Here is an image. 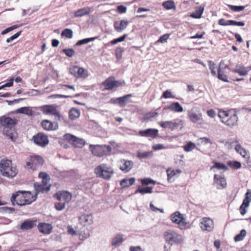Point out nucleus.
Here are the masks:
<instances>
[{
  "instance_id": "obj_1",
  "label": "nucleus",
  "mask_w": 251,
  "mask_h": 251,
  "mask_svg": "<svg viewBox=\"0 0 251 251\" xmlns=\"http://www.w3.org/2000/svg\"><path fill=\"white\" fill-rule=\"evenodd\" d=\"M18 123L15 118H11L6 115L0 117V124L4 127L3 134L12 141L15 140V134L13 131Z\"/></svg>"
},
{
  "instance_id": "obj_2",
  "label": "nucleus",
  "mask_w": 251,
  "mask_h": 251,
  "mask_svg": "<svg viewBox=\"0 0 251 251\" xmlns=\"http://www.w3.org/2000/svg\"><path fill=\"white\" fill-rule=\"evenodd\" d=\"M218 116L221 119L222 122L228 126L232 127L237 124L238 118L235 112L220 110Z\"/></svg>"
},
{
  "instance_id": "obj_3",
  "label": "nucleus",
  "mask_w": 251,
  "mask_h": 251,
  "mask_svg": "<svg viewBox=\"0 0 251 251\" xmlns=\"http://www.w3.org/2000/svg\"><path fill=\"white\" fill-rule=\"evenodd\" d=\"M165 242L170 245L180 244L183 242L182 236L173 229H168L163 233Z\"/></svg>"
},
{
  "instance_id": "obj_4",
  "label": "nucleus",
  "mask_w": 251,
  "mask_h": 251,
  "mask_svg": "<svg viewBox=\"0 0 251 251\" xmlns=\"http://www.w3.org/2000/svg\"><path fill=\"white\" fill-rule=\"evenodd\" d=\"M15 193H17L16 198V204L20 206H24L31 204L35 201L33 200V195L30 191L24 190H19Z\"/></svg>"
},
{
  "instance_id": "obj_5",
  "label": "nucleus",
  "mask_w": 251,
  "mask_h": 251,
  "mask_svg": "<svg viewBox=\"0 0 251 251\" xmlns=\"http://www.w3.org/2000/svg\"><path fill=\"white\" fill-rule=\"evenodd\" d=\"M170 217L172 222L177 224L179 229L183 230L189 227V223L186 221L183 215L179 211H176L171 215Z\"/></svg>"
},
{
  "instance_id": "obj_6",
  "label": "nucleus",
  "mask_w": 251,
  "mask_h": 251,
  "mask_svg": "<svg viewBox=\"0 0 251 251\" xmlns=\"http://www.w3.org/2000/svg\"><path fill=\"white\" fill-rule=\"evenodd\" d=\"M89 150L94 155L101 157L109 153L111 151L112 148L110 145H93L91 144L89 146Z\"/></svg>"
},
{
  "instance_id": "obj_7",
  "label": "nucleus",
  "mask_w": 251,
  "mask_h": 251,
  "mask_svg": "<svg viewBox=\"0 0 251 251\" xmlns=\"http://www.w3.org/2000/svg\"><path fill=\"white\" fill-rule=\"evenodd\" d=\"M12 165V161L8 159H2L0 161V172L1 175L6 177L9 178H13L15 173L12 171L10 175L6 172L8 169H10V166Z\"/></svg>"
},
{
  "instance_id": "obj_8",
  "label": "nucleus",
  "mask_w": 251,
  "mask_h": 251,
  "mask_svg": "<svg viewBox=\"0 0 251 251\" xmlns=\"http://www.w3.org/2000/svg\"><path fill=\"white\" fill-rule=\"evenodd\" d=\"M124 81L116 80L114 77H109L106 78L103 82L102 85L106 90H111L113 88H117L125 84Z\"/></svg>"
},
{
  "instance_id": "obj_9",
  "label": "nucleus",
  "mask_w": 251,
  "mask_h": 251,
  "mask_svg": "<svg viewBox=\"0 0 251 251\" xmlns=\"http://www.w3.org/2000/svg\"><path fill=\"white\" fill-rule=\"evenodd\" d=\"M132 94H129L118 98H113L110 99L109 103L114 104H118L121 107H125L126 104L131 100H130Z\"/></svg>"
},
{
  "instance_id": "obj_10",
  "label": "nucleus",
  "mask_w": 251,
  "mask_h": 251,
  "mask_svg": "<svg viewBox=\"0 0 251 251\" xmlns=\"http://www.w3.org/2000/svg\"><path fill=\"white\" fill-rule=\"evenodd\" d=\"M158 124L163 128H168L173 130L180 126H182L183 122L181 120L176 119L170 121H161Z\"/></svg>"
},
{
  "instance_id": "obj_11",
  "label": "nucleus",
  "mask_w": 251,
  "mask_h": 251,
  "mask_svg": "<svg viewBox=\"0 0 251 251\" xmlns=\"http://www.w3.org/2000/svg\"><path fill=\"white\" fill-rule=\"evenodd\" d=\"M32 139L35 144L41 147H46L49 143L48 136L42 132H39L34 135Z\"/></svg>"
},
{
  "instance_id": "obj_12",
  "label": "nucleus",
  "mask_w": 251,
  "mask_h": 251,
  "mask_svg": "<svg viewBox=\"0 0 251 251\" xmlns=\"http://www.w3.org/2000/svg\"><path fill=\"white\" fill-rule=\"evenodd\" d=\"M40 109L45 114L53 115L57 117L59 120L60 118V115L54 105H44L41 106Z\"/></svg>"
},
{
  "instance_id": "obj_13",
  "label": "nucleus",
  "mask_w": 251,
  "mask_h": 251,
  "mask_svg": "<svg viewBox=\"0 0 251 251\" xmlns=\"http://www.w3.org/2000/svg\"><path fill=\"white\" fill-rule=\"evenodd\" d=\"M70 73L75 77L85 78L87 77V72L83 68L77 66H74L70 68Z\"/></svg>"
},
{
  "instance_id": "obj_14",
  "label": "nucleus",
  "mask_w": 251,
  "mask_h": 251,
  "mask_svg": "<svg viewBox=\"0 0 251 251\" xmlns=\"http://www.w3.org/2000/svg\"><path fill=\"white\" fill-rule=\"evenodd\" d=\"M43 128L47 131L55 130L58 128L57 122H52L49 120H44L41 122Z\"/></svg>"
},
{
  "instance_id": "obj_15",
  "label": "nucleus",
  "mask_w": 251,
  "mask_h": 251,
  "mask_svg": "<svg viewBox=\"0 0 251 251\" xmlns=\"http://www.w3.org/2000/svg\"><path fill=\"white\" fill-rule=\"evenodd\" d=\"M200 226L202 230L211 231L214 228V223L211 219L205 217L202 219Z\"/></svg>"
},
{
  "instance_id": "obj_16",
  "label": "nucleus",
  "mask_w": 251,
  "mask_h": 251,
  "mask_svg": "<svg viewBox=\"0 0 251 251\" xmlns=\"http://www.w3.org/2000/svg\"><path fill=\"white\" fill-rule=\"evenodd\" d=\"M188 117L190 121L194 123L202 120V114L199 112H197L195 108L188 111Z\"/></svg>"
},
{
  "instance_id": "obj_17",
  "label": "nucleus",
  "mask_w": 251,
  "mask_h": 251,
  "mask_svg": "<svg viewBox=\"0 0 251 251\" xmlns=\"http://www.w3.org/2000/svg\"><path fill=\"white\" fill-rule=\"evenodd\" d=\"M129 22L127 20H122L120 22H114L113 26L115 31L121 32L126 28Z\"/></svg>"
},
{
  "instance_id": "obj_18",
  "label": "nucleus",
  "mask_w": 251,
  "mask_h": 251,
  "mask_svg": "<svg viewBox=\"0 0 251 251\" xmlns=\"http://www.w3.org/2000/svg\"><path fill=\"white\" fill-rule=\"evenodd\" d=\"M218 24L220 25L226 26L228 25L243 26L245 25V23L243 21L237 22L234 20L226 21L224 19H220L218 21Z\"/></svg>"
},
{
  "instance_id": "obj_19",
  "label": "nucleus",
  "mask_w": 251,
  "mask_h": 251,
  "mask_svg": "<svg viewBox=\"0 0 251 251\" xmlns=\"http://www.w3.org/2000/svg\"><path fill=\"white\" fill-rule=\"evenodd\" d=\"M214 182L217 185V188L222 189L226 187V181L224 177L218 176L215 174L214 176Z\"/></svg>"
},
{
  "instance_id": "obj_20",
  "label": "nucleus",
  "mask_w": 251,
  "mask_h": 251,
  "mask_svg": "<svg viewBox=\"0 0 251 251\" xmlns=\"http://www.w3.org/2000/svg\"><path fill=\"white\" fill-rule=\"evenodd\" d=\"M38 227L40 232L45 234H50L52 230V225L45 223H40Z\"/></svg>"
},
{
  "instance_id": "obj_21",
  "label": "nucleus",
  "mask_w": 251,
  "mask_h": 251,
  "mask_svg": "<svg viewBox=\"0 0 251 251\" xmlns=\"http://www.w3.org/2000/svg\"><path fill=\"white\" fill-rule=\"evenodd\" d=\"M228 67L227 65H225L224 67L222 66L221 62L219 65V67L218 69V78L224 82H228L227 79V76L226 75L225 70L228 69Z\"/></svg>"
},
{
  "instance_id": "obj_22",
  "label": "nucleus",
  "mask_w": 251,
  "mask_h": 251,
  "mask_svg": "<svg viewBox=\"0 0 251 251\" xmlns=\"http://www.w3.org/2000/svg\"><path fill=\"white\" fill-rule=\"evenodd\" d=\"M132 165V161L123 159L121 161L119 168L121 170L126 173L131 169Z\"/></svg>"
},
{
  "instance_id": "obj_23",
  "label": "nucleus",
  "mask_w": 251,
  "mask_h": 251,
  "mask_svg": "<svg viewBox=\"0 0 251 251\" xmlns=\"http://www.w3.org/2000/svg\"><path fill=\"white\" fill-rule=\"evenodd\" d=\"M95 173L99 176L107 180L109 179L113 174H111L110 172L101 170V168H96L95 169Z\"/></svg>"
},
{
  "instance_id": "obj_24",
  "label": "nucleus",
  "mask_w": 251,
  "mask_h": 251,
  "mask_svg": "<svg viewBox=\"0 0 251 251\" xmlns=\"http://www.w3.org/2000/svg\"><path fill=\"white\" fill-rule=\"evenodd\" d=\"M56 198L59 201H64L68 202L71 200L72 195L70 193L67 191H62L56 193Z\"/></svg>"
},
{
  "instance_id": "obj_25",
  "label": "nucleus",
  "mask_w": 251,
  "mask_h": 251,
  "mask_svg": "<svg viewBox=\"0 0 251 251\" xmlns=\"http://www.w3.org/2000/svg\"><path fill=\"white\" fill-rule=\"evenodd\" d=\"M79 222L83 225H91L93 223L92 214H83L79 218Z\"/></svg>"
},
{
  "instance_id": "obj_26",
  "label": "nucleus",
  "mask_w": 251,
  "mask_h": 251,
  "mask_svg": "<svg viewBox=\"0 0 251 251\" xmlns=\"http://www.w3.org/2000/svg\"><path fill=\"white\" fill-rule=\"evenodd\" d=\"M158 134V130L156 129L149 128L142 130V136L152 138H156Z\"/></svg>"
},
{
  "instance_id": "obj_27",
  "label": "nucleus",
  "mask_w": 251,
  "mask_h": 251,
  "mask_svg": "<svg viewBox=\"0 0 251 251\" xmlns=\"http://www.w3.org/2000/svg\"><path fill=\"white\" fill-rule=\"evenodd\" d=\"M41 184L38 183H35L34 184V187L35 190V194L34 195H33L32 198H33V200L35 201L38 198V195L40 193H44L45 192V184Z\"/></svg>"
},
{
  "instance_id": "obj_28",
  "label": "nucleus",
  "mask_w": 251,
  "mask_h": 251,
  "mask_svg": "<svg viewBox=\"0 0 251 251\" xmlns=\"http://www.w3.org/2000/svg\"><path fill=\"white\" fill-rule=\"evenodd\" d=\"M90 12V8L89 7L80 8L75 12L74 17H81L84 16L88 15Z\"/></svg>"
},
{
  "instance_id": "obj_29",
  "label": "nucleus",
  "mask_w": 251,
  "mask_h": 251,
  "mask_svg": "<svg viewBox=\"0 0 251 251\" xmlns=\"http://www.w3.org/2000/svg\"><path fill=\"white\" fill-rule=\"evenodd\" d=\"M167 109L176 112H181L183 110L182 106L178 102L172 103L167 107Z\"/></svg>"
},
{
  "instance_id": "obj_30",
  "label": "nucleus",
  "mask_w": 251,
  "mask_h": 251,
  "mask_svg": "<svg viewBox=\"0 0 251 251\" xmlns=\"http://www.w3.org/2000/svg\"><path fill=\"white\" fill-rule=\"evenodd\" d=\"M35 226L34 221L30 220H25L22 223L20 228L22 230L30 229Z\"/></svg>"
},
{
  "instance_id": "obj_31",
  "label": "nucleus",
  "mask_w": 251,
  "mask_h": 251,
  "mask_svg": "<svg viewBox=\"0 0 251 251\" xmlns=\"http://www.w3.org/2000/svg\"><path fill=\"white\" fill-rule=\"evenodd\" d=\"M204 7L203 6H200L196 8L195 11L191 14L190 16L193 18L200 19L201 17V15L203 12Z\"/></svg>"
},
{
  "instance_id": "obj_32",
  "label": "nucleus",
  "mask_w": 251,
  "mask_h": 251,
  "mask_svg": "<svg viewBox=\"0 0 251 251\" xmlns=\"http://www.w3.org/2000/svg\"><path fill=\"white\" fill-rule=\"evenodd\" d=\"M135 179L134 177H131L129 178H125L121 180L120 182V185L123 188L128 187L135 182Z\"/></svg>"
},
{
  "instance_id": "obj_33",
  "label": "nucleus",
  "mask_w": 251,
  "mask_h": 251,
  "mask_svg": "<svg viewBox=\"0 0 251 251\" xmlns=\"http://www.w3.org/2000/svg\"><path fill=\"white\" fill-rule=\"evenodd\" d=\"M17 113L25 114L28 116H32L33 114V111L30 107H22L16 110Z\"/></svg>"
},
{
  "instance_id": "obj_34",
  "label": "nucleus",
  "mask_w": 251,
  "mask_h": 251,
  "mask_svg": "<svg viewBox=\"0 0 251 251\" xmlns=\"http://www.w3.org/2000/svg\"><path fill=\"white\" fill-rule=\"evenodd\" d=\"M80 111L76 108H72L69 112V116L71 120H75L80 116Z\"/></svg>"
},
{
  "instance_id": "obj_35",
  "label": "nucleus",
  "mask_w": 251,
  "mask_h": 251,
  "mask_svg": "<svg viewBox=\"0 0 251 251\" xmlns=\"http://www.w3.org/2000/svg\"><path fill=\"white\" fill-rule=\"evenodd\" d=\"M124 241L123 235L118 234L112 238L111 241V245L113 246H117L121 244Z\"/></svg>"
},
{
  "instance_id": "obj_36",
  "label": "nucleus",
  "mask_w": 251,
  "mask_h": 251,
  "mask_svg": "<svg viewBox=\"0 0 251 251\" xmlns=\"http://www.w3.org/2000/svg\"><path fill=\"white\" fill-rule=\"evenodd\" d=\"M233 72L238 73L240 75H246L248 73V70L244 66L236 67Z\"/></svg>"
},
{
  "instance_id": "obj_37",
  "label": "nucleus",
  "mask_w": 251,
  "mask_h": 251,
  "mask_svg": "<svg viewBox=\"0 0 251 251\" xmlns=\"http://www.w3.org/2000/svg\"><path fill=\"white\" fill-rule=\"evenodd\" d=\"M97 38V37H94L87 38H84V39H83L81 40H79L76 42L75 46H81L84 44H86L90 42L94 41Z\"/></svg>"
},
{
  "instance_id": "obj_38",
  "label": "nucleus",
  "mask_w": 251,
  "mask_h": 251,
  "mask_svg": "<svg viewBox=\"0 0 251 251\" xmlns=\"http://www.w3.org/2000/svg\"><path fill=\"white\" fill-rule=\"evenodd\" d=\"M63 139L69 143L74 145L75 141H76L77 137L70 133H66L63 136Z\"/></svg>"
},
{
  "instance_id": "obj_39",
  "label": "nucleus",
  "mask_w": 251,
  "mask_h": 251,
  "mask_svg": "<svg viewBox=\"0 0 251 251\" xmlns=\"http://www.w3.org/2000/svg\"><path fill=\"white\" fill-rule=\"evenodd\" d=\"M183 148L184 151L186 152H189L196 148L197 147L194 143L190 141L187 142L186 144L183 146Z\"/></svg>"
},
{
  "instance_id": "obj_40",
  "label": "nucleus",
  "mask_w": 251,
  "mask_h": 251,
  "mask_svg": "<svg viewBox=\"0 0 251 251\" xmlns=\"http://www.w3.org/2000/svg\"><path fill=\"white\" fill-rule=\"evenodd\" d=\"M73 32L72 29L70 28L64 29L61 33V36L65 37L67 38L71 39L73 37Z\"/></svg>"
},
{
  "instance_id": "obj_41",
  "label": "nucleus",
  "mask_w": 251,
  "mask_h": 251,
  "mask_svg": "<svg viewBox=\"0 0 251 251\" xmlns=\"http://www.w3.org/2000/svg\"><path fill=\"white\" fill-rule=\"evenodd\" d=\"M164 8L167 10L173 9L176 8L175 3L173 1L168 0L165 1L162 4Z\"/></svg>"
},
{
  "instance_id": "obj_42",
  "label": "nucleus",
  "mask_w": 251,
  "mask_h": 251,
  "mask_svg": "<svg viewBox=\"0 0 251 251\" xmlns=\"http://www.w3.org/2000/svg\"><path fill=\"white\" fill-rule=\"evenodd\" d=\"M245 195V198L243 200L242 204L248 207L250 202L251 201V192H249V190H248Z\"/></svg>"
},
{
  "instance_id": "obj_43",
  "label": "nucleus",
  "mask_w": 251,
  "mask_h": 251,
  "mask_svg": "<svg viewBox=\"0 0 251 251\" xmlns=\"http://www.w3.org/2000/svg\"><path fill=\"white\" fill-rule=\"evenodd\" d=\"M208 63L209 69L210 70L212 75L214 76H216L217 74L216 71V67L215 63L213 61L211 60L208 61Z\"/></svg>"
},
{
  "instance_id": "obj_44",
  "label": "nucleus",
  "mask_w": 251,
  "mask_h": 251,
  "mask_svg": "<svg viewBox=\"0 0 251 251\" xmlns=\"http://www.w3.org/2000/svg\"><path fill=\"white\" fill-rule=\"evenodd\" d=\"M227 164L231 168L235 169H238L241 168V164L240 162L236 161H229L227 162Z\"/></svg>"
},
{
  "instance_id": "obj_45",
  "label": "nucleus",
  "mask_w": 251,
  "mask_h": 251,
  "mask_svg": "<svg viewBox=\"0 0 251 251\" xmlns=\"http://www.w3.org/2000/svg\"><path fill=\"white\" fill-rule=\"evenodd\" d=\"M246 235V231L245 229L241 230L240 233L237 234L234 237V240L235 242L240 241L244 239V237Z\"/></svg>"
},
{
  "instance_id": "obj_46",
  "label": "nucleus",
  "mask_w": 251,
  "mask_h": 251,
  "mask_svg": "<svg viewBox=\"0 0 251 251\" xmlns=\"http://www.w3.org/2000/svg\"><path fill=\"white\" fill-rule=\"evenodd\" d=\"M216 168L219 170H223L224 171H226L228 170L227 167L223 163H219V162H215L214 163V165L211 167V170L213 169V168Z\"/></svg>"
},
{
  "instance_id": "obj_47",
  "label": "nucleus",
  "mask_w": 251,
  "mask_h": 251,
  "mask_svg": "<svg viewBox=\"0 0 251 251\" xmlns=\"http://www.w3.org/2000/svg\"><path fill=\"white\" fill-rule=\"evenodd\" d=\"M124 51V48L121 47H118L115 50V56L117 60H120L122 59V54Z\"/></svg>"
},
{
  "instance_id": "obj_48",
  "label": "nucleus",
  "mask_w": 251,
  "mask_h": 251,
  "mask_svg": "<svg viewBox=\"0 0 251 251\" xmlns=\"http://www.w3.org/2000/svg\"><path fill=\"white\" fill-rule=\"evenodd\" d=\"M85 144V141L83 139L78 138L77 137L76 141L74 143V145L76 148H81Z\"/></svg>"
},
{
  "instance_id": "obj_49",
  "label": "nucleus",
  "mask_w": 251,
  "mask_h": 251,
  "mask_svg": "<svg viewBox=\"0 0 251 251\" xmlns=\"http://www.w3.org/2000/svg\"><path fill=\"white\" fill-rule=\"evenodd\" d=\"M236 151L240 154L241 156L243 157H245L247 155V152L246 150L242 148V147L240 145L238 144L236 145L235 147Z\"/></svg>"
},
{
  "instance_id": "obj_50",
  "label": "nucleus",
  "mask_w": 251,
  "mask_h": 251,
  "mask_svg": "<svg viewBox=\"0 0 251 251\" xmlns=\"http://www.w3.org/2000/svg\"><path fill=\"white\" fill-rule=\"evenodd\" d=\"M39 177L43 179L42 183L45 184H47V180L50 179V176L45 172H40L39 174Z\"/></svg>"
},
{
  "instance_id": "obj_51",
  "label": "nucleus",
  "mask_w": 251,
  "mask_h": 251,
  "mask_svg": "<svg viewBox=\"0 0 251 251\" xmlns=\"http://www.w3.org/2000/svg\"><path fill=\"white\" fill-rule=\"evenodd\" d=\"M62 51L68 57H72L75 55V51L73 49H64Z\"/></svg>"
},
{
  "instance_id": "obj_52",
  "label": "nucleus",
  "mask_w": 251,
  "mask_h": 251,
  "mask_svg": "<svg viewBox=\"0 0 251 251\" xmlns=\"http://www.w3.org/2000/svg\"><path fill=\"white\" fill-rule=\"evenodd\" d=\"M126 36V34H125L117 38L114 39L110 41V44L111 45H115L119 42H122L125 40Z\"/></svg>"
},
{
  "instance_id": "obj_53",
  "label": "nucleus",
  "mask_w": 251,
  "mask_h": 251,
  "mask_svg": "<svg viewBox=\"0 0 251 251\" xmlns=\"http://www.w3.org/2000/svg\"><path fill=\"white\" fill-rule=\"evenodd\" d=\"M33 163H37L39 165H42L44 163L43 158L39 155H36L33 157L32 159Z\"/></svg>"
},
{
  "instance_id": "obj_54",
  "label": "nucleus",
  "mask_w": 251,
  "mask_h": 251,
  "mask_svg": "<svg viewBox=\"0 0 251 251\" xmlns=\"http://www.w3.org/2000/svg\"><path fill=\"white\" fill-rule=\"evenodd\" d=\"M227 6L230 10L235 12L242 11L245 8L243 6H235L230 4H228Z\"/></svg>"
},
{
  "instance_id": "obj_55",
  "label": "nucleus",
  "mask_w": 251,
  "mask_h": 251,
  "mask_svg": "<svg viewBox=\"0 0 251 251\" xmlns=\"http://www.w3.org/2000/svg\"><path fill=\"white\" fill-rule=\"evenodd\" d=\"M65 206V202H56L54 204L55 209L58 211L62 210Z\"/></svg>"
},
{
  "instance_id": "obj_56",
  "label": "nucleus",
  "mask_w": 251,
  "mask_h": 251,
  "mask_svg": "<svg viewBox=\"0 0 251 251\" xmlns=\"http://www.w3.org/2000/svg\"><path fill=\"white\" fill-rule=\"evenodd\" d=\"M97 168H101V170H104V171L110 172L111 174H114L113 169L111 167L108 166L105 164H101L100 166H98Z\"/></svg>"
},
{
  "instance_id": "obj_57",
  "label": "nucleus",
  "mask_w": 251,
  "mask_h": 251,
  "mask_svg": "<svg viewBox=\"0 0 251 251\" xmlns=\"http://www.w3.org/2000/svg\"><path fill=\"white\" fill-rule=\"evenodd\" d=\"M73 96L65 95H61V94H54L51 95L49 96V98L51 99H59V98H72Z\"/></svg>"
},
{
  "instance_id": "obj_58",
  "label": "nucleus",
  "mask_w": 251,
  "mask_h": 251,
  "mask_svg": "<svg viewBox=\"0 0 251 251\" xmlns=\"http://www.w3.org/2000/svg\"><path fill=\"white\" fill-rule=\"evenodd\" d=\"M169 34H165L160 37L159 40L157 41V42L161 43H164L165 42H166L167 40L169 39Z\"/></svg>"
},
{
  "instance_id": "obj_59",
  "label": "nucleus",
  "mask_w": 251,
  "mask_h": 251,
  "mask_svg": "<svg viewBox=\"0 0 251 251\" xmlns=\"http://www.w3.org/2000/svg\"><path fill=\"white\" fill-rule=\"evenodd\" d=\"M127 7L124 5H119L117 7V11L120 14L125 13Z\"/></svg>"
},
{
  "instance_id": "obj_60",
  "label": "nucleus",
  "mask_w": 251,
  "mask_h": 251,
  "mask_svg": "<svg viewBox=\"0 0 251 251\" xmlns=\"http://www.w3.org/2000/svg\"><path fill=\"white\" fill-rule=\"evenodd\" d=\"M168 180L169 181H171V178L176 175V173L174 170L171 169H168L167 170Z\"/></svg>"
},
{
  "instance_id": "obj_61",
  "label": "nucleus",
  "mask_w": 251,
  "mask_h": 251,
  "mask_svg": "<svg viewBox=\"0 0 251 251\" xmlns=\"http://www.w3.org/2000/svg\"><path fill=\"white\" fill-rule=\"evenodd\" d=\"M151 183H152L153 185H154L155 182V181L150 178H145L144 179H142V185H143L144 184L146 185Z\"/></svg>"
},
{
  "instance_id": "obj_62",
  "label": "nucleus",
  "mask_w": 251,
  "mask_h": 251,
  "mask_svg": "<svg viewBox=\"0 0 251 251\" xmlns=\"http://www.w3.org/2000/svg\"><path fill=\"white\" fill-rule=\"evenodd\" d=\"M25 99V98H19L18 99H14L13 100H6V101L8 105H11L12 104H14L15 103H17L20 101H21L24 100Z\"/></svg>"
},
{
  "instance_id": "obj_63",
  "label": "nucleus",
  "mask_w": 251,
  "mask_h": 251,
  "mask_svg": "<svg viewBox=\"0 0 251 251\" xmlns=\"http://www.w3.org/2000/svg\"><path fill=\"white\" fill-rule=\"evenodd\" d=\"M152 187L143 186L142 185V194L146 193H151L152 192Z\"/></svg>"
},
{
  "instance_id": "obj_64",
  "label": "nucleus",
  "mask_w": 251,
  "mask_h": 251,
  "mask_svg": "<svg viewBox=\"0 0 251 251\" xmlns=\"http://www.w3.org/2000/svg\"><path fill=\"white\" fill-rule=\"evenodd\" d=\"M162 97H163L165 99H168V98H174V96H173L172 93L170 91H169L168 90H166L164 92V93L162 95Z\"/></svg>"
}]
</instances>
